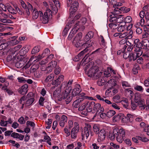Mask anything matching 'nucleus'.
I'll list each match as a JSON object with an SVG mask.
<instances>
[{"label": "nucleus", "mask_w": 149, "mask_h": 149, "mask_svg": "<svg viewBox=\"0 0 149 149\" xmlns=\"http://www.w3.org/2000/svg\"><path fill=\"white\" fill-rule=\"evenodd\" d=\"M125 136V131L123 129L119 130L117 128L113 130L112 134H109V137L110 139L114 140L116 138L117 141L120 143H121L123 140V138Z\"/></svg>", "instance_id": "nucleus-1"}, {"label": "nucleus", "mask_w": 149, "mask_h": 149, "mask_svg": "<svg viewBox=\"0 0 149 149\" xmlns=\"http://www.w3.org/2000/svg\"><path fill=\"white\" fill-rule=\"evenodd\" d=\"M98 70L97 66H94L90 68L88 71L86 70L85 73L88 77L97 78L100 76L102 73L101 72H99V74L97 73Z\"/></svg>", "instance_id": "nucleus-2"}, {"label": "nucleus", "mask_w": 149, "mask_h": 149, "mask_svg": "<svg viewBox=\"0 0 149 149\" xmlns=\"http://www.w3.org/2000/svg\"><path fill=\"white\" fill-rule=\"evenodd\" d=\"M92 129L91 125L86 124L82 132L81 135L82 140L85 138L87 139L90 134L91 136H93V134L92 133Z\"/></svg>", "instance_id": "nucleus-3"}, {"label": "nucleus", "mask_w": 149, "mask_h": 149, "mask_svg": "<svg viewBox=\"0 0 149 149\" xmlns=\"http://www.w3.org/2000/svg\"><path fill=\"white\" fill-rule=\"evenodd\" d=\"M67 5L70 7V15L72 17L71 15H73L77 10L78 3L76 1H73L72 0H67Z\"/></svg>", "instance_id": "nucleus-4"}, {"label": "nucleus", "mask_w": 149, "mask_h": 149, "mask_svg": "<svg viewBox=\"0 0 149 149\" xmlns=\"http://www.w3.org/2000/svg\"><path fill=\"white\" fill-rule=\"evenodd\" d=\"M82 34L81 33H79L74 38L73 42V43L75 46L77 47H84L86 44L84 43H82V40H81L80 39L82 38Z\"/></svg>", "instance_id": "nucleus-5"}, {"label": "nucleus", "mask_w": 149, "mask_h": 149, "mask_svg": "<svg viewBox=\"0 0 149 149\" xmlns=\"http://www.w3.org/2000/svg\"><path fill=\"white\" fill-rule=\"evenodd\" d=\"M134 47L135 48L134 51L139 52V55L142 54L143 48L142 42H140L139 39H136L134 40Z\"/></svg>", "instance_id": "nucleus-6"}, {"label": "nucleus", "mask_w": 149, "mask_h": 149, "mask_svg": "<svg viewBox=\"0 0 149 149\" xmlns=\"http://www.w3.org/2000/svg\"><path fill=\"white\" fill-rule=\"evenodd\" d=\"M72 88L71 87H70L68 89L66 88L65 90L63 96V98L65 100V101L67 103V104L70 102L72 99V97L70 94V93Z\"/></svg>", "instance_id": "nucleus-7"}, {"label": "nucleus", "mask_w": 149, "mask_h": 149, "mask_svg": "<svg viewBox=\"0 0 149 149\" xmlns=\"http://www.w3.org/2000/svg\"><path fill=\"white\" fill-rule=\"evenodd\" d=\"M97 134L98 137L97 141L100 142L104 139L107 134L104 129H102L98 132Z\"/></svg>", "instance_id": "nucleus-8"}, {"label": "nucleus", "mask_w": 149, "mask_h": 149, "mask_svg": "<svg viewBox=\"0 0 149 149\" xmlns=\"http://www.w3.org/2000/svg\"><path fill=\"white\" fill-rule=\"evenodd\" d=\"M93 101L87 102L85 103L86 111H82L81 114L84 115H87L88 112H90L92 111L93 106Z\"/></svg>", "instance_id": "nucleus-9"}, {"label": "nucleus", "mask_w": 149, "mask_h": 149, "mask_svg": "<svg viewBox=\"0 0 149 149\" xmlns=\"http://www.w3.org/2000/svg\"><path fill=\"white\" fill-rule=\"evenodd\" d=\"M94 111H97V113L98 114L101 112H104V110L102 107H101V104L98 103H95L93 101V109Z\"/></svg>", "instance_id": "nucleus-10"}, {"label": "nucleus", "mask_w": 149, "mask_h": 149, "mask_svg": "<svg viewBox=\"0 0 149 149\" xmlns=\"http://www.w3.org/2000/svg\"><path fill=\"white\" fill-rule=\"evenodd\" d=\"M54 5L50 4L52 10V12L54 14H56L58 11V7L59 8L60 5L58 1H56L55 0L53 1Z\"/></svg>", "instance_id": "nucleus-11"}, {"label": "nucleus", "mask_w": 149, "mask_h": 149, "mask_svg": "<svg viewBox=\"0 0 149 149\" xmlns=\"http://www.w3.org/2000/svg\"><path fill=\"white\" fill-rule=\"evenodd\" d=\"M63 79L64 76L61 75L56 79L53 80L52 82V84L53 85H55V86H57L63 81Z\"/></svg>", "instance_id": "nucleus-12"}, {"label": "nucleus", "mask_w": 149, "mask_h": 149, "mask_svg": "<svg viewBox=\"0 0 149 149\" xmlns=\"http://www.w3.org/2000/svg\"><path fill=\"white\" fill-rule=\"evenodd\" d=\"M61 89L60 88H57L54 91L53 93V96L58 98L59 101H61L63 99V95L60 94Z\"/></svg>", "instance_id": "nucleus-13"}, {"label": "nucleus", "mask_w": 149, "mask_h": 149, "mask_svg": "<svg viewBox=\"0 0 149 149\" xmlns=\"http://www.w3.org/2000/svg\"><path fill=\"white\" fill-rule=\"evenodd\" d=\"M81 90L80 88V85L78 84H77L76 87L73 89L72 92V96L73 97H74L77 95L81 91Z\"/></svg>", "instance_id": "nucleus-14"}, {"label": "nucleus", "mask_w": 149, "mask_h": 149, "mask_svg": "<svg viewBox=\"0 0 149 149\" xmlns=\"http://www.w3.org/2000/svg\"><path fill=\"white\" fill-rule=\"evenodd\" d=\"M139 52H135L133 53H131L130 54L129 60V61H130L132 60L134 61L136 60L137 58H139L142 54H139Z\"/></svg>", "instance_id": "nucleus-15"}, {"label": "nucleus", "mask_w": 149, "mask_h": 149, "mask_svg": "<svg viewBox=\"0 0 149 149\" xmlns=\"http://www.w3.org/2000/svg\"><path fill=\"white\" fill-rule=\"evenodd\" d=\"M79 26L77 25V26H75L74 27L68 36V39L69 40H71L73 36V34L76 33L78 30L79 29Z\"/></svg>", "instance_id": "nucleus-16"}, {"label": "nucleus", "mask_w": 149, "mask_h": 149, "mask_svg": "<svg viewBox=\"0 0 149 149\" xmlns=\"http://www.w3.org/2000/svg\"><path fill=\"white\" fill-rule=\"evenodd\" d=\"M88 51L87 49H85L83 51H81L73 59L74 61L77 62L79 61L82 57L83 55Z\"/></svg>", "instance_id": "nucleus-17"}, {"label": "nucleus", "mask_w": 149, "mask_h": 149, "mask_svg": "<svg viewBox=\"0 0 149 149\" xmlns=\"http://www.w3.org/2000/svg\"><path fill=\"white\" fill-rule=\"evenodd\" d=\"M28 86L27 84H25L22 86L19 91V92L22 95H25L28 91Z\"/></svg>", "instance_id": "nucleus-18"}, {"label": "nucleus", "mask_w": 149, "mask_h": 149, "mask_svg": "<svg viewBox=\"0 0 149 149\" xmlns=\"http://www.w3.org/2000/svg\"><path fill=\"white\" fill-rule=\"evenodd\" d=\"M87 21L86 19V18L84 17L82 18L80 21H77L75 23V24L74 26H79V29Z\"/></svg>", "instance_id": "nucleus-19"}, {"label": "nucleus", "mask_w": 149, "mask_h": 149, "mask_svg": "<svg viewBox=\"0 0 149 149\" xmlns=\"http://www.w3.org/2000/svg\"><path fill=\"white\" fill-rule=\"evenodd\" d=\"M16 55L14 54H10L8 55L7 57V61L8 62L11 61V63H15L16 59L15 57Z\"/></svg>", "instance_id": "nucleus-20"}, {"label": "nucleus", "mask_w": 149, "mask_h": 149, "mask_svg": "<svg viewBox=\"0 0 149 149\" xmlns=\"http://www.w3.org/2000/svg\"><path fill=\"white\" fill-rule=\"evenodd\" d=\"M79 131V130L77 129V128H72L71 132V138L72 139H75L77 137V135L78 132Z\"/></svg>", "instance_id": "nucleus-21"}, {"label": "nucleus", "mask_w": 149, "mask_h": 149, "mask_svg": "<svg viewBox=\"0 0 149 149\" xmlns=\"http://www.w3.org/2000/svg\"><path fill=\"white\" fill-rule=\"evenodd\" d=\"M32 15H33V17L34 19H37L39 15L40 17H41L43 15V14L41 11H39L38 12L37 11L36 9H34L32 13Z\"/></svg>", "instance_id": "nucleus-22"}, {"label": "nucleus", "mask_w": 149, "mask_h": 149, "mask_svg": "<svg viewBox=\"0 0 149 149\" xmlns=\"http://www.w3.org/2000/svg\"><path fill=\"white\" fill-rule=\"evenodd\" d=\"M67 120V117L66 116L63 115L59 123L60 125L62 127H63L65 123L66 122Z\"/></svg>", "instance_id": "nucleus-23"}, {"label": "nucleus", "mask_w": 149, "mask_h": 149, "mask_svg": "<svg viewBox=\"0 0 149 149\" xmlns=\"http://www.w3.org/2000/svg\"><path fill=\"white\" fill-rule=\"evenodd\" d=\"M40 19L43 23L44 24L47 23L49 21L48 16L46 14H44L40 17Z\"/></svg>", "instance_id": "nucleus-24"}, {"label": "nucleus", "mask_w": 149, "mask_h": 149, "mask_svg": "<svg viewBox=\"0 0 149 149\" xmlns=\"http://www.w3.org/2000/svg\"><path fill=\"white\" fill-rule=\"evenodd\" d=\"M81 16V15L80 14H79L78 15H76L74 17V19L70 21L68 23V26L70 25V26H72L73 25V24L76 21V20L79 18Z\"/></svg>", "instance_id": "nucleus-25"}, {"label": "nucleus", "mask_w": 149, "mask_h": 149, "mask_svg": "<svg viewBox=\"0 0 149 149\" xmlns=\"http://www.w3.org/2000/svg\"><path fill=\"white\" fill-rule=\"evenodd\" d=\"M138 105L139 107L141 108V109H144L146 106L145 104L144 100L143 99H141L139 100L137 102Z\"/></svg>", "instance_id": "nucleus-26"}, {"label": "nucleus", "mask_w": 149, "mask_h": 149, "mask_svg": "<svg viewBox=\"0 0 149 149\" xmlns=\"http://www.w3.org/2000/svg\"><path fill=\"white\" fill-rule=\"evenodd\" d=\"M123 116V114L120 113L117 115H116L113 118V122H117L120 120L122 117Z\"/></svg>", "instance_id": "nucleus-27"}, {"label": "nucleus", "mask_w": 149, "mask_h": 149, "mask_svg": "<svg viewBox=\"0 0 149 149\" xmlns=\"http://www.w3.org/2000/svg\"><path fill=\"white\" fill-rule=\"evenodd\" d=\"M94 36V33L92 31H90L88 32L84 38L85 41L88 40L93 37Z\"/></svg>", "instance_id": "nucleus-28"}, {"label": "nucleus", "mask_w": 149, "mask_h": 149, "mask_svg": "<svg viewBox=\"0 0 149 149\" xmlns=\"http://www.w3.org/2000/svg\"><path fill=\"white\" fill-rule=\"evenodd\" d=\"M86 40L85 41L86 42L85 43H84V44H86V45H85V46L84 47H86L85 49H87L88 50V49L87 48L92 46V45L93 44V41L91 40Z\"/></svg>", "instance_id": "nucleus-29"}, {"label": "nucleus", "mask_w": 149, "mask_h": 149, "mask_svg": "<svg viewBox=\"0 0 149 149\" xmlns=\"http://www.w3.org/2000/svg\"><path fill=\"white\" fill-rule=\"evenodd\" d=\"M72 80H69L68 83H67L66 82H63L62 83L61 85V87H63L67 85V86L66 87V88L68 89L70 87H71L72 88V87L70 86V85L72 84Z\"/></svg>", "instance_id": "nucleus-30"}, {"label": "nucleus", "mask_w": 149, "mask_h": 149, "mask_svg": "<svg viewBox=\"0 0 149 149\" xmlns=\"http://www.w3.org/2000/svg\"><path fill=\"white\" fill-rule=\"evenodd\" d=\"M12 38H14V39L8 42L10 45L11 46H13L18 43L19 41L15 39L16 38H17V37L14 36L12 37Z\"/></svg>", "instance_id": "nucleus-31"}, {"label": "nucleus", "mask_w": 149, "mask_h": 149, "mask_svg": "<svg viewBox=\"0 0 149 149\" xmlns=\"http://www.w3.org/2000/svg\"><path fill=\"white\" fill-rule=\"evenodd\" d=\"M24 62L22 60H20L15 64V66L17 68H20L22 67L24 64Z\"/></svg>", "instance_id": "nucleus-32"}, {"label": "nucleus", "mask_w": 149, "mask_h": 149, "mask_svg": "<svg viewBox=\"0 0 149 149\" xmlns=\"http://www.w3.org/2000/svg\"><path fill=\"white\" fill-rule=\"evenodd\" d=\"M34 101V98H31L28 99L25 103V106L28 107L31 105Z\"/></svg>", "instance_id": "nucleus-33"}, {"label": "nucleus", "mask_w": 149, "mask_h": 149, "mask_svg": "<svg viewBox=\"0 0 149 149\" xmlns=\"http://www.w3.org/2000/svg\"><path fill=\"white\" fill-rule=\"evenodd\" d=\"M142 43L143 48H144V47H146V50H148V47H149V41L147 39H145L143 41Z\"/></svg>", "instance_id": "nucleus-34"}, {"label": "nucleus", "mask_w": 149, "mask_h": 149, "mask_svg": "<svg viewBox=\"0 0 149 149\" xmlns=\"http://www.w3.org/2000/svg\"><path fill=\"white\" fill-rule=\"evenodd\" d=\"M81 102V100L80 99H78L76 100L73 104V106L76 108H78L79 106L80 102Z\"/></svg>", "instance_id": "nucleus-35"}, {"label": "nucleus", "mask_w": 149, "mask_h": 149, "mask_svg": "<svg viewBox=\"0 0 149 149\" xmlns=\"http://www.w3.org/2000/svg\"><path fill=\"white\" fill-rule=\"evenodd\" d=\"M115 111L112 110H110L107 113V116L109 118H110L113 116L115 113Z\"/></svg>", "instance_id": "nucleus-36"}, {"label": "nucleus", "mask_w": 149, "mask_h": 149, "mask_svg": "<svg viewBox=\"0 0 149 149\" xmlns=\"http://www.w3.org/2000/svg\"><path fill=\"white\" fill-rule=\"evenodd\" d=\"M111 18H116L117 19L116 21L118 22H120L121 21L123 20V17L122 15H115L114 17H111Z\"/></svg>", "instance_id": "nucleus-37"}, {"label": "nucleus", "mask_w": 149, "mask_h": 149, "mask_svg": "<svg viewBox=\"0 0 149 149\" xmlns=\"http://www.w3.org/2000/svg\"><path fill=\"white\" fill-rule=\"evenodd\" d=\"M106 81L104 78L100 79H98L97 82L98 85L99 86H103L104 83Z\"/></svg>", "instance_id": "nucleus-38"}, {"label": "nucleus", "mask_w": 149, "mask_h": 149, "mask_svg": "<svg viewBox=\"0 0 149 149\" xmlns=\"http://www.w3.org/2000/svg\"><path fill=\"white\" fill-rule=\"evenodd\" d=\"M33 10V7L32 6L30 3H28V7L27 8L26 7V11L27 14L28 15H29L30 11H32Z\"/></svg>", "instance_id": "nucleus-39"}, {"label": "nucleus", "mask_w": 149, "mask_h": 149, "mask_svg": "<svg viewBox=\"0 0 149 149\" xmlns=\"http://www.w3.org/2000/svg\"><path fill=\"white\" fill-rule=\"evenodd\" d=\"M86 107L85 103L82 104L79 108L78 110L79 111H81V113L82 111H86V109L85 108Z\"/></svg>", "instance_id": "nucleus-40"}, {"label": "nucleus", "mask_w": 149, "mask_h": 149, "mask_svg": "<svg viewBox=\"0 0 149 149\" xmlns=\"http://www.w3.org/2000/svg\"><path fill=\"white\" fill-rule=\"evenodd\" d=\"M120 12L119 10V8H116L114 9L113 11V15H111V17H114L115 15H117V14H119L120 13Z\"/></svg>", "instance_id": "nucleus-41"}, {"label": "nucleus", "mask_w": 149, "mask_h": 149, "mask_svg": "<svg viewBox=\"0 0 149 149\" xmlns=\"http://www.w3.org/2000/svg\"><path fill=\"white\" fill-rule=\"evenodd\" d=\"M54 74H49L46 78L45 81L46 82H48L52 81L54 77Z\"/></svg>", "instance_id": "nucleus-42"}, {"label": "nucleus", "mask_w": 149, "mask_h": 149, "mask_svg": "<svg viewBox=\"0 0 149 149\" xmlns=\"http://www.w3.org/2000/svg\"><path fill=\"white\" fill-rule=\"evenodd\" d=\"M0 21L6 24L11 23L13 22L10 20L6 19V18H0Z\"/></svg>", "instance_id": "nucleus-43"}, {"label": "nucleus", "mask_w": 149, "mask_h": 149, "mask_svg": "<svg viewBox=\"0 0 149 149\" xmlns=\"http://www.w3.org/2000/svg\"><path fill=\"white\" fill-rule=\"evenodd\" d=\"M134 89L139 91L140 92H143V87L140 86L138 85H136L134 87Z\"/></svg>", "instance_id": "nucleus-44"}, {"label": "nucleus", "mask_w": 149, "mask_h": 149, "mask_svg": "<svg viewBox=\"0 0 149 149\" xmlns=\"http://www.w3.org/2000/svg\"><path fill=\"white\" fill-rule=\"evenodd\" d=\"M57 63L55 61H52L49 64L48 68L50 67L52 68H56L57 66Z\"/></svg>", "instance_id": "nucleus-45"}, {"label": "nucleus", "mask_w": 149, "mask_h": 149, "mask_svg": "<svg viewBox=\"0 0 149 149\" xmlns=\"http://www.w3.org/2000/svg\"><path fill=\"white\" fill-rule=\"evenodd\" d=\"M68 23L66 26L65 30L63 31V36H65L68 30L70 29L72 26H70V25L68 26Z\"/></svg>", "instance_id": "nucleus-46"}, {"label": "nucleus", "mask_w": 149, "mask_h": 149, "mask_svg": "<svg viewBox=\"0 0 149 149\" xmlns=\"http://www.w3.org/2000/svg\"><path fill=\"white\" fill-rule=\"evenodd\" d=\"M93 130L96 134H97L98 132H99L100 128L99 126L97 125H95L93 126Z\"/></svg>", "instance_id": "nucleus-47"}, {"label": "nucleus", "mask_w": 149, "mask_h": 149, "mask_svg": "<svg viewBox=\"0 0 149 149\" xmlns=\"http://www.w3.org/2000/svg\"><path fill=\"white\" fill-rule=\"evenodd\" d=\"M137 137L138 140H141V141L143 142H147L148 141H149V139H147L146 137H140L139 136H137Z\"/></svg>", "instance_id": "nucleus-48"}, {"label": "nucleus", "mask_w": 149, "mask_h": 149, "mask_svg": "<svg viewBox=\"0 0 149 149\" xmlns=\"http://www.w3.org/2000/svg\"><path fill=\"white\" fill-rule=\"evenodd\" d=\"M120 96L118 95H116L113 97V101L116 102H119L120 101Z\"/></svg>", "instance_id": "nucleus-49"}, {"label": "nucleus", "mask_w": 149, "mask_h": 149, "mask_svg": "<svg viewBox=\"0 0 149 149\" xmlns=\"http://www.w3.org/2000/svg\"><path fill=\"white\" fill-rule=\"evenodd\" d=\"M39 51V49L38 46L35 47L32 49L31 54H33L38 52Z\"/></svg>", "instance_id": "nucleus-50"}, {"label": "nucleus", "mask_w": 149, "mask_h": 149, "mask_svg": "<svg viewBox=\"0 0 149 149\" xmlns=\"http://www.w3.org/2000/svg\"><path fill=\"white\" fill-rule=\"evenodd\" d=\"M138 102L134 101H131V107L133 109H135L138 106Z\"/></svg>", "instance_id": "nucleus-51"}, {"label": "nucleus", "mask_w": 149, "mask_h": 149, "mask_svg": "<svg viewBox=\"0 0 149 149\" xmlns=\"http://www.w3.org/2000/svg\"><path fill=\"white\" fill-rule=\"evenodd\" d=\"M9 45V42H8L2 45H0V50L6 49L8 46Z\"/></svg>", "instance_id": "nucleus-52"}, {"label": "nucleus", "mask_w": 149, "mask_h": 149, "mask_svg": "<svg viewBox=\"0 0 149 149\" xmlns=\"http://www.w3.org/2000/svg\"><path fill=\"white\" fill-rule=\"evenodd\" d=\"M8 11L12 14H14L16 13V12L12 7H10L7 9Z\"/></svg>", "instance_id": "nucleus-53"}, {"label": "nucleus", "mask_w": 149, "mask_h": 149, "mask_svg": "<svg viewBox=\"0 0 149 149\" xmlns=\"http://www.w3.org/2000/svg\"><path fill=\"white\" fill-rule=\"evenodd\" d=\"M85 93H82L79 95V99L81 100V101H82L86 97V96H85Z\"/></svg>", "instance_id": "nucleus-54"}, {"label": "nucleus", "mask_w": 149, "mask_h": 149, "mask_svg": "<svg viewBox=\"0 0 149 149\" xmlns=\"http://www.w3.org/2000/svg\"><path fill=\"white\" fill-rule=\"evenodd\" d=\"M125 92L126 93L130 95V96L132 97V96L133 94V92L130 89H125Z\"/></svg>", "instance_id": "nucleus-55"}, {"label": "nucleus", "mask_w": 149, "mask_h": 149, "mask_svg": "<svg viewBox=\"0 0 149 149\" xmlns=\"http://www.w3.org/2000/svg\"><path fill=\"white\" fill-rule=\"evenodd\" d=\"M61 70L59 66H57V67L55 68L54 70V73L55 74H59Z\"/></svg>", "instance_id": "nucleus-56"}, {"label": "nucleus", "mask_w": 149, "mask_h": 149, "mask_svg": "<svg viewBox=\"0 0 149 149\" xmlns=\"http://www.w3.org/2000/svg\"><path fill=\"white\" fill-rule=\"evenodd\" d=\"M122 85L124 88L130 87V84L127 81H123L122 83Z\"/></svg>", "instance_id": "nucleus-57"}, {"label": "nucleus", "mask_w": 149, "mask_h": 149, "mask_svg": "<svg viewBox=\"0 0 149 149\" xmlns=\"http://www.w3.org/2000/svg\"><path fill=\"white\" fill-rule=\"evenodd\" d=\"M26 125L27 126L30 125L33 128L35 127V124L34 122L32 121H28L26 122Z\"/></svg>", "instance_id": "nucleus-58"}, {"label": "nucleus", "mask_w": 149, "mask_h": 149, "mask_svg": "<svg viewBox=\"0 0 149 149\" xmlns=\"http://www.w3.org/2000/svg\"><path fill=\"white\" fill-rule=\"evenodd\" d=\"M130 53L129 52H127L123 54V57L125 59L127 58H129Z\"/></svg>", "instance_id": "nucleus-59"}, {"label": "nucleus", "mask_w": 149, "mask_h": 149, "mask_svg": "<svg viewBox=\"0 0 149 149\" xmlns=\"http://www.w3.org/2000/svg\"><path fill=\"white\" fill-rule=\"evenodd\" d=\"M132 21V18L130 16L126 17L125 19V21L127 23H129L131 22Z\"/></svg>", "instance_id": "nucleus-60"}, {"label": "nucleus", "mask_w": 149, "mask_h": 149, "mask_svg": "<svg viewBox=\"0 0 149 149\" xmlns=\"http://www.w3.org/2000/svg\"><path fill=\"white\" fill-rule=\"evenodd\" d=\"M141 99H140V96L139 94H136L135 95V101L137 102H138Z\"/></svg>", "instance_id": "nucleus-61"}, {"label": "nucleus", "mask_w": 149, "mask_h": 149, "mask_svg": "<svg viewBox=\"0 0 149 149\" xmlns=\"http://www.w3.org/2000/svg\"><path fill=\"white\" fill-rule=\"evenodd\" d=\"M8 124V121H4L3 120H1L0 122V125L1 126H6Z\"/></svg>", "instance_id": "nucleus-62"}, {"label": "nucleus", "mask_w": 149, "mask_h": 149, "mask_svg": "<svg viewBox=\"0 0 149 149\" xmlns=\"http://www.w3.org/2000/svg\"><path fill=\"white\" fill-rule=\"evenodd\" d=\"M18 121L21 124H24L25 123V121L23 117H21L18 120Z\"/></svg>", "instance_id": "nucleus-63"}, {"label": "nucleus", "mask_w": 149, "mask_h": 149, "mask_svg": "<svg viewBox=\"0 0 149 149\" xmlns=\"http://www.w3.org/2000/svg\"><path fill=\"white\" fill-rule=\"evenodd\" d=\"M19 134L17 133L13 132L11 134V136L13 138L17 139L19 137Z\"/></svg>", "instance_id": "nucleus-64"}]
</instances>
